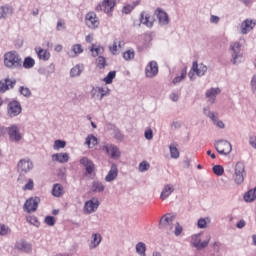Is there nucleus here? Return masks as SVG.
<instances>
[{"label": "nucleus", "instance_id": "obj_1", "mask_svg": "<svg viewBox=\"0 0 256 256\" xmlns=\"http://www.w3.org/2000/svg\"><path fill=\"white\" fill-rule=\"evenodd\" d=\"M4 65L11 70L21 69L23 67V59L17 51H9L4 54Z\"/></svg>", "mask_w": 256, "mask_h": 256}, {"label": "nucleus", "instance_id": "obj_2", "mask_svg": "<svg viewBox=\"0 0 256 256\" xmlns=\"http://www.w3.org/2000/svg\"><path fill=\"white\" fill-rule=\"evenodd\" d=\"M116 5V0H103L102 2L97 4V6L95 7V11L97 13H101V11H103L108 17H111V15H113V11H115Z\"/></svg>", "mask_w": 256, "mask_h": 256}, {"label": "nucleus", "instance_id": "obj_3", "mask_svg": "<svg viewBox=\"0 0 256 256\" xmlns=\"http://www.w3.org/2000/svg\"><path fill=\"white\" fill-rule=\"evenodd\" d=\"M246 175L247 172H245V163L237 162L234 168V183H236V185H242V183L245 181Z\"/></svg>", "mask_w": 256, "mask_h": 256}, {"label": "nucleus", "instance_id": "obj_4", "mask_svg": "<svg viewBox=\"0 0 256 256\" xmlns=\"http://www.w3.org/2000/svg\"><path fill=\"white\" fill-rule=\"evenodd\" d=\"M22 111H23V108L21 107V102H19L17 100H12V101L8 102L6 115L10 119L19 117V115H21Z\"/></svg>", "mask_w": 256, "mask_h": 256}, {"label": "nucleus", "instance_id": "obj_5", "mask_svg": "<svg viewBox=\"0 0 256 256\" xmlns=\"http://www.w3.org/2000/svg\"><path fill=\"white\" fill-rule=\"evenodd\" d=\"M90 95L92 99L103 101L104 97H109V95H111V89H109V87L103 86L92 87Z\"/></svg>", "mask_w": 256, "mask_h": 256}, {"label": "nucleus", "instance_id": "obj_6", "mask_svg": "<svg viewBox=\"0 0 256 256\" xmlns=\"http://www.w3.org/2000/svg\"><path fill=\"white\" fill-rule=\"evenodd\" d=\"M214 147L219 155H229L233 151V146L227 140H217L214 142Z\"/></svg>", "mask_w": 256, "mask_h": 256}, {"label": "nucleus", "instance_id": "obj_7", "mask_svg": "<svg viewBox=\"0 0 256 256\" xmlns=\"http://www.w3.org/2000/svg\"><path fill=\"white\" fill-rule=\"evenodd\" d=\"M230 54L232 57L231 62L233 65H237L239 59L243 57V53L241 52V43L240 42H231L230 43Z\"/></svg>", "mask_w": 256, "mask_h": 256}, {"label": "nucleus", "instance_id": "obj_8", "mask_svg": "<svg viewBox=\"0 0 256 256\" xmlns=\"http://www.w3.org/2000/svg\"><path fill=\"white\" fill-rule=\"evenodd\" d=\"M209 241H211V236L204 241H201V233L194 234L191 236V244L197 251H201V249H205L209 245Z\"/></svg>", "mask_w": 256, "mask_h": 256}, {"label": "nucleus", "instance_id": "obj_9", "mask_svg": "<svg viewBox=\"0 0 256 256\" xmlns=\"http://www.w3.org/2000/svg\"><path fill=\"white\" fill-rule=\"evenodd\" d=\"M8 137L11 143H19L23 139V134H21L17 124L8 127Z\"/></svg>", "mask_w": 256, "mask_h": 256}, {"label": "nucleus", "instance_id": "obj_10", "mask_svg": "<svg viewBox=\"0 0 256 256\" xmlns=\"http://www.w3.org/2000/svg\"><path fill=\"white\" fill-rule=\"evenodd\" d=\"M85 23L89 29H98L100 25L99 17L95 12L90 11L85 15Z\"/></svg>", "mask_w": 256, "mask_h": 256}, {"label": "nucleus", "instance_id": "obj_11", "mask_svg": "<svg viewBox=\"0 0 256 256\" xmlns=\"http://www.w3.org/2000/svg\"><path fill=\"white\" fill-rule=\"evenodd\" d=\"M40 203H41V198L37 196L31 197L27 199L26 202L24 203V209L25 211H27V213H35Z\"/></svg>", "mask_w": 256, "mask_h": 256}, {"label": "nucleus", "instance_id": "obj_12", "mask_svg": "<svg viewBox=\"0 0 256 256\" xmlns=\"http://www.w3.org/2000/svg\"><path fill=\"white\" fill-rule=\"evenodd\" d=\"M17 167H18L19 173L27 174V173H29V171H33L34 165H33V161H31V159L23 158V159L19 160Z\"/></svg>", "mask_w": 256, "mask_h": 256}, {"label": "nucleus", "instance_id": "obj_13", "mask_svg": "<svg viewBox=\"0 0 256 256\" xmlns=\"http://www.w3.org/2000/svg\"><path fill=\"white\" fill-rule=\"evenodd\" d=\"M102 150H104L111 159H119V157H121V150L114 144H106L102 147Z\"/></svg>", "mask_w": 256, "mask_h": 256}, {"label": "nucleus", "instance_id": "obj_14", "mask_svg": "<svg viewBox=\"0 0 256 256\" xmlns=\"http://www.w3.org/2000/svg\"><path fill=\"white\" fill-rule=\"evenodd\" d=\"M157 75H159V65L157 61H150L145 68V76L148 77V79H153V77H157Z\"/></svg>", "mask_w": 256, "mask_h": 256}, {"label": "nucleus", "instance_id": "obj_15", "mask_svg": "<svg viewBox=\"0 0 256 256\" xmlns=\"http://www.w3.org/2000/svg\"><path fill=\"white\" fill-rule=\"evenodd\" d=\"M99 209V200L97 198H92L85 202L84 204V213L91 215Z\"/></svg>", "mask_w": 256, "mask_h": 256}, {"label": "nucleus", "instance_id": "obj_16", "mask_svg": "<svg viewBox=\"0 0 256 256\" xmlns=\"http://www.w3.org/2000/svg\"><path fill=\"white\" fill-rule=\"evenodd\" d=\"M140 23L142 25H145V27H148V29H151L153 27V24L155 23V18L151 16V14L142 11L140 13Z\"/></svg>", "mask_w": 256, "mask_h": 256}, {"label": "nucleus", "instance_id": "obj_17", "mask_svg": "<svg viewBox=\"0 0 256 256\" xmlns=\"http://www.w3.org/2000/svg\"><path fill=\"white\" fill-rule=\"evenodd\" d=\"M17 84V80L5 78L3 80H0V93H5L6 91H9V89H13L15 85Z\"/></svg>", "mask_w": 256, "mask_h": 256}, {"label": "nucleus", "instance_id": "obj_18", "mask_svg": "<svg viewBox=\"0 0 256 256\" xmlns=\"http://www.w3.org/2000/svg\"><path fill=\"white\" fill-rule=\"evenodd\" d=\"M155 15L160 23V25H169V15L165 10L157 8L155 10Z\"/></svg>", "mask_w": 256, "mask_h": 256}, {"label": "nucleus", "instance_id": "obj_19", "mask_svg": "<svg viewBox=\"0 0 256 256\" xmlns=\"http://www.w3.org/2000/svg\"><path fill=\"white\" fill-rule=\"evenodd\" d=\"M118 175H119V170L117 168V164L113 163L111 165V168H110L108 174L105 177V182L111 183V181H115V179H117Z\"/></svg>", "mask_w": 256, "mask_h": 256}, {"label": "nucleus", "instance_id": "obj_20", "mask_svg": "<svg viewBox=\"0 0 256 256\" xmlns=\"http://www.w3.org/2000/svg\"><path fill=\"white\" fill-rule=\"evenodd\" d=\"M191 71H193L194 73H196V75L198 77H203V75H205L207 73V66H205L204 64H198L197 61H194L192 63V68Z\"/></svg>", "mask_w": 256, "mask_h": 256}, {"label": "nucleus", "instance_id": "obj_21", "mask_svg": "<svg viewBox=\"0 0 256 256\" xmlns=\"http://www.w3.org/2000/svg\"><path fill=\"white\" fill-rule=\"evenodd\" d=\"M256 23L251 19H246L241 23V33L242 35H247L250 31H253Z\"/></svg>", "mask_w": 256, "mask_h": 256}, {"label": "nucleus", "instance_id": "obj_22", "mask_svg": "<svg viewBox=\"0 0 256 256\" xmlns=\"http://www.w3.org/2000/svg\"><path fill=\"white\" fill-rule=\"evenodd\" d=\"M80 165L85 167L87 175H91L95 171V164L87 157L80 159Z\"/></svg>", "mask_w": 256, "mask_h": 256}, {"label": "nucleus", "instance_id": "obj_23", "mask_svg": "<svg viewBox=\"0 0 256 256\" xmlns=\"http://www.w3.org/2000/svg\"><path fill=\"white\" fill-rule=\"evenodd\" d=\"M11 15H13V6L9 4L0 6V20L8 19Z\"/></svg>", "mask_w": 256, "mask_h": 256}, {"label": "nucleus", "instance_id": "obj_24", "mask_svg": "<svg viewBox=\"0 0 256 256\" xmlns=\"http://www.w3.org/2000/svg\"><path fill=\"white\" fill-rule=\"evenodd\" d=\"M15 249H18V251H23L24 253H31L33 247L27 241L19 240L15 244Z\"/></svg>", "mask_w": 256, "mask_h": 256}, {"label": "nucleus", "instance_id": "obj_25", "mask_svg": "<svg viewBox=\"0 0 256 256\" xmlns=\"http://www.w3.org/2000/svg\"><path fill=\"white\" fill-rule=\"evenodd\" d=\"M175 191V187H173L172 184H166L164 185L161 194L160 199L161 201H165L166 199H169L171 197V194Z\"/></svg>", "mask_w": 256, "mask_h": 256}, {"label": "nucleus", "instance_id": "obj_26", "mask_svg": "<svg viewBox=\"0 0 256 256\" xmlns=\"http://www.w3.org/2000/svg\"><path fill=\"white\" fill-rule=\"evenodd\" d=\"M35 52L40 61H49L51 59V52L41 47L35 48Z\"/></svg>", "mask_w": 256, "mask_h": 256}, {"label": "nucleus", "instance_id": "obj_27", "mask_svg": "<svg viewBox=\"0 0 256 256\" xmlns=\"http://www.w3.org/2000/svg\"><path fill=\"white\" fill-rule=\"evenodd\" d=\"M92 57H101L105 53V47L97 44H92L90 47Z\"/></svg>", "mask_w": 256, "mask_h": 256}, {"label": "nucleus", "instance_id": "obj_28", "mask_svg": "<svg viewBox=\"0 0 256 256\" xmlns=\"http://www.w3.org/2000/svg\"><path fill=\"white\" fill-rule=\"evenodd\" d=\"M103 237H101V234L99 233H94L92 234V240L89 244V249H97L99 245H101Z\"/></svg>", "mask_w": 256, "mask_h": 256}, {"label": "nucleus", "instance_id": "obj_29", "mask_svg": "<svg viewBox=\"0 0 256 256\" xmlns=\"http://www.w3.org/2000/svg\"><path fill=\"white\" fill-rule=\"evenodd\" d=\"M53 197H63L65 195V188H63L62 184L56 183L52 188Z\"/></svg>", "mask_w": 256, "mask_h": 256}, {"label": "nucleus", "instance_id": "obj_30", "mask_svg": "<svg viewBox=\"0 0 256 256\" xmlns=\"http://www.w3.org/2000/svg\"><path fill=\"white\" fill-rule=\"evenodd\" d=\"M83 71H85V66H83V64H77L73 68H71L70 77H80Z\"/></svg>", "mask_w": 256, "mask_h": 256}, {"label": "nucleus", "instance_id": "obj_31", "mask_svg": "<svg viewBox=\"0 0 256 256\" xmlns=\"http://www.w3.org/2000/svg\"><path fill=\"white\" fill-rule=\"evenodd\" d=\"M52 161H57V163H67L69 161V154L67 153L53 154Z\"/></svg>", "mask_w": 256, "mask_h": 256}, {"label": "nucleus", "instance_id": "obj_32", "mask_svg": "<svg viewBox=\"0 0 256 256\" xmlns=\"http://www.w3.org/2000/svg\"><path fill=\"white\" fill-rule=\"evenodd\" d=\"M105 191V184L99 180L92 182V193H103Z\"/></svg>", "mask_w": 256, "mask_h": 256}, {"label": "nucleus", "instance_id": "obj_33", "mask_svg": "<svg viewBox=\"0 0 256 256\" xmlns=\"http://www.w3.org/2000/svg\"><path fill=\"white\" fill-rule=\"evenodd\" d=\"M221 93V89L219 88H211L206 91V97L209 99L211 103H215V97Z\"/></svg>", "mask_w": 256, "mask_h": 256}, {"label": "nucleus", "instance_id": "obj_34", "mask_svg": "<svg viewBox=\"0 0 256 256\" xmlns=\"http://www.w3.org/2000/svg\"><path fill=\"white\" fill-rule=\"evenodd\" d=\"M185 79H187V67H184L181 70L180 76L174 77V79L172 80V83L173 85H179V83H181L182 81H185Z\"/></svg>", "mask_w": 256, "mask_h": 256}, {"label": "nucleus", "instance_id": "obj_35", "mask_svg": "<svg viewBox=\"0 0 256 256\" xmlns=\"http://www.w3.org/2000/svg\"><path fill=\"white\" fill-rule=\"evenodd\" d=\"M139 0L134 1L132 4H126L125 6H123L122 8V13L124 15H129L132 13L133 9H135V7H137V5H139Z\"/></svg>", "mask_w": 256, "mask_h": 256}, {"label": "nucleus", "instance_id": "obj_36", "mask_svg": "<svg viewBox=\"0 0 256 256\" xmlns=\"http://www.w3.org/2000/svg\"><path fill=\"white\" fill-rule=\"evenodd\" d=\"M136 253L140 256H147V245L144 242L136 244Z\"/></svg>", "mask_w": 256, "mask_h": 256}, {"label": "nucleus", "instance_id": "obj_37", "mask_svg": "<svg viewBox=\"0 0 256 256\" xmlns=\"http://www.w3.org/2000/svg\"><path fill=\"white\" fill-rule=\"evenodd\" d=\"M22 67H24V69H33V67H35V59L31 56L26 57L23 61Z\"/></svg>", "mask_w": 256, "mask_h": 256}, {"label": "nucleus", "instance_id": "obj_38", "mask_svg": "<svg viewBox=\"0 0 256 256\" xmlns=\"http://www.w3.org/2000/svg\"><path fill=\"white\" fill-rule=\"evenodd\" d=\"M171 223H173V216L168 214L161 217L159 226L165 227L166 225H171Z\"/></svg>", "mask_w": 256, "mask_h": 256}, {"label": "nucleus", "instance_id": "obj_39", "mask_svg": "<svg viewBox=\"0 0 256 256\" xmlns=\"http://www.w3.org/2000/svg\"><path fill=\"white\" fill-rule=\"evenodd\" d=\"M97 143V137H95L94 135L90 134L86 137V145H88L90 149H92V147H95Z\"/></svg>", "mask_w": 256, "mask_h": 256}, {"label": "nucleus", "instance_id": "obj_40", "mask_svg": "<svg viewBox=\"0 0 256 256\" xmlns=\"http://www.w3.org/2000/svg\"><path fill=\"white\" fill-rule=\"evenodd\" d=\"M169 149L172 159H179V149H177V144H170Z\"/></svg>", "mask_w": 256, "mask_h": 256}, {"label": "nucleus", "instance_id": "obj_41", "mask_svg": "<svg viewBox=\"0 0 256 256\" xmlns=\"http://www.w3.org/2000/svg\"><path fill=\"white\" fill-rule=\"evenodd\" d=\"M203 113L204 115H206V117H209V119H211V121H213V123L217 122L218 118L217 115L215 114V112H211V110L209 109V107L204 108L203 109Z\"/></svg>", "mask_w": 256, "mask_h": 256}, {"label": "nucleus", "instance_id": "obj_42", "mask_svg": "<svg viewBox=\"0 0 256 256\" xmlns=\"http://www.w3.org/2000/svg\"><path fill=\"white\" fill-rule=\"evenodd\" d=\"M115 77H117V72L116 71H110L107 76L103 79L104 83H106V85H111V83H113V79H115Z\"/></svg>", "mask_w": 256, "mask_h": 256}, {"label": "nucleus", "instance_id": "obj_43", "mask_svg": "<svg viewBox=\"0 0 256 256\" xmlns=\"http://www.w3.org/2000/svg\"><path fill=\"white\" fill-rule=\"evenodd\" d=\"M96 66L98 69H105V67H107V59L103 56H98L96 59Z\"/></svg>", "mask_w": 256, "mask_h": 256}, {"label": "nucleus", "instance_id": "obj_44", "mask_svg": "<svg viewBox=\"0 0 256 256\" xmlns=\"http://www.w3.org/2000/svg\"><path fill=\"white\" fill-rule=\"evenodd\" d=\"M113 135H114V139H116V141H123L125 139V135L117 127H114Z\"/></svg>", "mask_w": 256, "mask_h": 256}, {"label": "nucleus", "instance_id": "obj_45", "mask_svg": "<svg viewBox=\"0 0 256 256\" xmlns=\"http://www.w3.org/2000/svg\"><path fill=\"white\" fill-rule=\"evenodd\" d=\"M11 233V228L9 226L0 223V235L1 237H5L6 235H9Z\"/></svg>", "mask_w": 256, "mask_h": 256}, {"label": "nucleus", "instance_id": "obj_46", "mask_svg": "<svg viewBox=\"0 0 256 256\" xmlns=\"http://www.w3.org/2000/svg\"><path fill=\"white\" fill-rule=\"evenodd\" d=\"M212 171H213L214 175H217V177H221V175H223V173H225V168H223V166H221V165H215L212 168Z\"/></svg>", "mask_w": 256, "mask_h": 256}, {"label": "nucleus", "instance_id": "obj_47", "mask_svg": "<svg viewBox=\"0 0 256 256\" xmlns=\"http://www.w3.org/2000/svg\"><path fill=\"white\" fill-rule=\"evenodd\" d=\"M19 93H20V95H23V97H27V98L31 97V95H32L31 90L25 86H21L19 88Z\"/></svg>", "mask_w": 256, "mask_h": 256}, {"label": "nucleus", "instance_id": "obj_48", "mask_svg": "<svg viewBox=\"0 0 256 256\" xmlns=\"http://www.w3.org/2000/svg\"><path fill=\"white\" fill-rule=\"evenodd\" d=\"M26 221L30 223V225H34V227H39V225H41V223L39 222V219H37L36 216H28L26 218Z\"/></svg>", "mask_w": 256, "mask_h": 256}, {"label": "nucleus", "instance_id": "obj_49", "mask_svg": "<svg viewBox=\"0 0 256 256\" xmlns=\"http://www.w3.org/2000/svg\"><path fill=\"white\" fill-rule=\"evenodd\" d=\"M123 59H125V61H131V59H135V51L128 50V51L124 52Z\"/></svg>", "mask_w": 256, "mask_h": 256}, {"label": "nucleus", "instance_id": "obj_50", "mask_svg": "<svg viewBox=\"0 0 256 256\" xmlns=\"http://www.w3.org/2000/svg\"><path fill=\"white\" fill-rule=\"evenodd\" d=\"M65 145H67V142L63 140H55L54 149L55 151H58V149H65Z\"/></svg>", "mask_w": 256, "mask_h": 256}, {"label": "nucleus", "instance_id": "obj_51", "mask_svg": "<svg viewBox=\"0 0 256 256\" xmlns=\"http://www.w3.org/2000/svg\"><path fill=\"white\" fill-rule=\"evenodd\" d=\"M151 165L147 161H143L139 164L140 173H145V171H149Z\"/></svg>", "mask_w": 256, "mask_h": 256}, {"label": "nucleus", "instance_id": "obj_52", "mask_svg": "<svg viewBox=\"0 0 256 256\" xmlns=\"http://www.w3.org/2000/svg\"><path fill=\"white\" fill-rule=\"evenodd\" d=\"M72 51L75 55H81L83 53V47L81 44H75L72 46Z\"/></svg>", "mask_w": 256, "mask_h": 256}, {"label": "nucleus", "instance_id": "obj_53", "mask_svg": "<svg viewBox=\"0 0 256 256\" xmlns=\"http://www.w3.org/2000/svg\"><path fill=\"white\" fill-rule=\"evenodd\" d=\"M55 221V217L53 216H46L44 219V223H46V225L49 227H53V225H55Z\"/></svg>", "mask_w": 256, "mask_h": 256}, {"label": "nucleus", "instance_id": "obj_54", "mask_svg": "<svg viewBox=\"0 0 256 256\" xmlns=\"http://www.w3.org/2000/svg\"><path fill=\"white\" fill-rule=\"evenodd\" d=\"M33 187H35V183L33 179H29L28 183L23 187L24 191H33Z\"/></svg>", "mask_w": 256, "mask_h": 256}, {"label": "nucleus", "instance_id": "obj_55", "mask_svg": "<svg viewBox=\"0 0 256 256\" xmlns=\"http://www.w3.org/2000/svg\"><path fill=\"white\" fill-rule=\"evenodd\" d=\"M144 137L148 141H151V139H153V130L151 128H147L144 132Z\"/></svg>", "mask_w": 256, "mask_h": 256}, {"label": "nucleus", "instance_id": "obj_56", "mask_svg": "<svg viewBox=\"0 0 256 256\" xmlns=\"http://www.w3.org/2000/svg\"><path fill=\"white\" fill-rule=\"evenodd\" d=\"M249 145H250L253 149H256V135H255V134H250V135H249Z\"/></svg>", "mask_w": 256, "mask_h": 256}, {"label": "nucleus", "instance_id": "obj_57", "mask_svg": "<svg viewBox=\"0 0 256 256\" xmlns=\"http://www.w3.org/2000/svg\"><path fill=\"white\" fill-rule=\"evenodd\" d=\"M198 228L199 229H206L207 228V220H205L204 218H200L198 220Z\"/></svg>", "mask_w": 256, "mask_h": 256}, {"label": "nucleus", "instance_id": "obj_58", "mask_svg": "<svg viewBox=\"0 0 256 256\" xmlns=\"http://www.w3.org/2000/svg\"><path fill=\"white\" fill-rule=\"evenodd\" d=\"M250 85H251L252 93H255L256 92V75H253Z\"/></svg>", "mask_w": 256, "mask_h": 256}, {"label": "nucleus", "instance_id": "obj_59", "mask_svg": "<svg viewBox=\"0 0 256 256\" xmlns=\"http://www.w3.org/2000/svg\"><path fill=\"white\" fill-rule=\"evenodd\" d=\"M56 29H57L58 31H61V29H65V22L63 21V19H59V20L57 21Z\"/></svg>", "mask_w": 256, "mask_h": 256}, {"label": "nucleus", "instance_id": "obj_60", "mask_svg": "<svg viewBox=\"0 0 256 256\" xmlns=\"http://www.w3.org/2000/svg\"><path fill=\"white\" fill-rule=\"evenodd\" d=\"M183 233V227L181 225L177 224L175 227V235L176 237H179V235Z\"/></svg>", "mask_w": 256, "mask_h": 256}, {"label": "nucleus", "instance_id": "obj_61", "mask_svg": "<svg viewBox=\"0 0 256 256\" xmlns=\"http://www.w3.org/2000/svg\"><path fill=\"white\" fill-rule=\"evenodd\" d=\"M214 125H216V127H218L219 129H225V123H223V121L221 120L215 121Z\"/></svg>", "mask_w": 256, "mask_h": 256}, {"label": "nucleus", "instance_id": "obj_62", "mask_svg": "<svg viewBox=\"0 0 256 256\" xmlns=\"http://www.w3.org/2000/svg\"><path fill=\"white\" fill-rule=\"evenodd\" d=\"M5 133L9 134V127H5V126L0 127V137H3Z\"/></svg>", "mask_w": 256, "mask_h": 256}, {"label": "nucleus", "instance_id": "obj_63", "mask_svg": "<svg viewBox=\"0 0 256 256\" xmlns=\"http://www.w3.org/2000/svg\"><path fill=\"white\" fill-rule=\"evenodd\" d=\"M221 242H219V241H216V242H214L213 243V249H214V251H219L220 249H221Z\"/></svg>", "mask_w": 256, "mask_h": 256}, {"label": "nucleus", "instance_id": "obj_64", "mask_svg": "<svg viewBox=\"0 0 256 256\" xmlns=\"http://www.w3.org/2000/svg\"><path fill=\"white\" fill-rule=\"evenodd\" d=\"M210 22L215 23V24L219 23V17L215 16V15H212L210 17Z\"/></svg>", "mask_w": 256, "mask_h": 256}]
</instances>
